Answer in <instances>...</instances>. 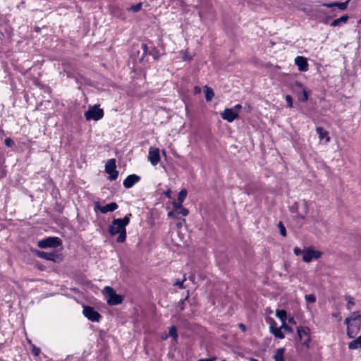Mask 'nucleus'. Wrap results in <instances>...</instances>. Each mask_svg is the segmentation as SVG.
<instances>
[{
    "instance_id": "obj_1",
    "label": "nucleus",
    "mask_w": 361,
    "mask_h": 361,
    "mask_svg": "<svg viewBox=\"0 0 361 361\" xmlns=\"http://www.w3.org/2000/svg\"><path fill=\"white\" fill-rule=\"evenodd\" d=\"M131 214H126L122 219H114L109 228V233L111 235H118L116 238L117 243H122L126 239V226L130 222Z\"/></svg>"
},
{
    "instance_id": "obj_2",
    "label": "nucleus",
    "mask_w": 361,
    "mask_h": 361,
    "mask_svg": "<svg viewBox=\"0 0 361 361\" xmlns=\"http://www.w3.org/2000/svg\"><path fill=\"white\" fill-rule=\"evenodd\" d=\"M104 292L105 293L107 298L108 305H116L122 303L123 300V296L116 294L113 288L110 286H105L104 288Z\"/></svg>"
},
{
    "instance_id": "obj_3",
    "label": "nucleus",
    "mask_w": 361,
    "mask_h": 361,
    "mask_svg": "<svg viewBox=\"0 0 361 361\" xmlns=\"http://www.w3.org/2000/svg\"><path fill=\"white\" fill-rule=\"evenodd\" d=\"M84 116L87 121H99L104 117L103 109L97 106H90L88 109L85 111Z\"/></svg>"
},
{
    "instance_id": "obj_4",
    "label": "nucleus",
    "mask_w": 361,
    "mask_h": 361,
    "mask_svg": "<svg viewBox=\"0 0 361 361\" xmlns=\"http://www.w3.org/2000/svg\"><path fill=\"white\" fill-rule=\"evenodd\" d=\"M297 334L302 344L309 348L311 341L310 329L307 326H299L297 328Z\"/></svg>"
},
{
    "instance_id": "obj_5",
    "label": "nucleus",
    "mask_w": 361,
    "mask_h": 361,
    "mask_svg": "<svg viewBox=\"0 0 361 361\" xmlns=\"http://www.w3.org/2000/svg\"><path fill=\"white\" fill-rule=\"evenodd\" d=\"M105 171L108 173L109 180H115L118 176V171L116 170V160L114 159H109L105 164Z\"/></svg>"
},
{
    "instance_id": "obj_6",
    "label": "nucleus",
    "mask_w": 361,
    "mask_h": 361,
    "mask_svg": "<svg viewBox=\"0 0 361 361\" xmlns=\"http://www.w3.org/2000/svg\"><path fill=\"white\" fill-rule=\"evenodd\" d=\"M37 245L40 248H55L61 245V240L58 237H49L39 240Z\"/></svg>"
},
{
    "instance_id": "obj_7",
    "label": "nucleus",
    "mask_w": 361,
    "mask_h": 361,
    "mask_svg": "<svg viewBox=\"0 0 361 361\" xmlns=\"http://www.w3.org/2000/svg\"><path fill=\"white\" fill-rule=\"evenodd\" d=\"M293 90L297 94L299 101L305 102L308 100V92L301 82H295L293 86Z\"/></svg>"
},
{
    "instance_id": "obj_8",
    "label": "nucleus",
    "mask_w": 361,
    "mask_h": 361,
    "mask_svg": "<svg viewBox=\"0 0 361 361\" xmlns=\"http://www.w3.org/2000/svg\"><path fill=\"white\" fill-rule=\"evenodd\" d=\"M322 255V252L318 250H314L312 248L304 249L302 260L305 262H310L313 259H317Z\"/></svg>"
},
{
    "instance_id": "obj_9",
    "label": "nucleus",
    "mask_w": 361,
    "mask_h": 361,
    "mask_svg": "<svg viewBox=\"0 0 361 361\" xmlns=\"http://www.w3.org/2000/svg\"><path fill=\"white\" fill-rule=\"evenodd\" d=\"M82 313L91 322H99L101 318L99 313L90 306H85Z\"/></svg>"
},
{
    "instance_id": "obj_10",
    "label": "nucleus",
    "mask_w": 361,
    "mask_h": 361,
    "mask_svg": "<svg viewBox=\"0 0 361 361\" xmlns=\"http://www.w3.org/2000/svg\"><path fill=\"white\" fill-rule=\"evenodd\" d=\"M37 256L42 259L54 262H58L61 260V256L56 252H48L44 251H37Z\"/></svg>"
},
{
    "instance_id": "obj_11",
    "label": "nucleus",
    "mask_w": 361,
    "mask_h": 361,
    "mask_svg": "<svg viewBox=\"0 0 361 361\" xmlns=\"http://www.w3.org/2000/svg\"><path fill=\"white\" fill-rule=\"evenodd\" d=\"M221 116L224 120L231 123L238 118V113L233 109L226 108L221 113Z\"/></svg>"
},
{
    "instance_id": "obj_12",
    "label": "nucleus",
    "mask_w": 361,
    "mask_h": 361,
    "mask_svg": "<svg viewBox=\"0 0 361 361\" xmlns=\"http://www.w3.org/2000/svg\"><path fill=\"white\" fill-rule=\"evenodd\" d=\"M148 159L153 166L157 165L160 161V152L158 148H150Z\"/></svg>"
},
{
    "instance_id": "obj_13",
    "label": "nucleus",
    "mask_w": 361,
    "mask_h": 361,
    "mask_svg": "<svg viewBox=\"0 0 361 361\" xmlns=\"http://www.w3.org/2000/svg\"><path fill=\"white\" fill-rule=\"evenodd\" d=\"M140 180V177L136 174L128 176L123 180V186L126 188H130Z\"/></svg>"
},
{
    "instance_id": "obj_14",
    "label": "nucleus",
    "mask_w": 361,
    "mask_h": 361,
    "mask_svg": "<svg viewBox=\"0 0 361 361\" xmlns=\"http://www.w3.org/2000/svg\"><path fill=\"white\" fill-rule=\"evenodd\" d=\"M118 208V204L116 202H111L105 206H101L99 202L95 204V209H99L102 213L105 214L109 212H113Z\"/></svg>"
},
{
    "instance_id": "obj_15",
    "label": "nucleus",
    "mask_w": 361,
    "mask_h": 361,
    "mask_svg": "<svg viewBox=\"0 0 361 361\" xmlns=\"http://www.w3.org/2000/svg\"><path fill=\"white\" fill-rule=\"evenodd\" d=\"M295 63L300 71L305 72L308 71V63L305 57L300 56L295 57Z\"/></svg>"
},
{
    "instance_id": "obj_16",
    "label": "nucleus",
    "mask_w": 361,
    "mask_h": 361,
    "mask_svg": "<svg viewBox=\"0 0 361 361\" xmlns=\"http://www.w3.org/2000/svg\"><path fill=\"white\" fill-rule=\"evenodd\" d=\"M360 330V324H352L347 328V335L349 338H354Z\"/></svg>"
},
{
    "instance_id": "obj_17",
    "label": "nucleus",
    "mask_w": 361,
    "mask_h": 361,
    "mask_svg": "<svg viewBox=\"0 0 361 361\" xmlns=\"http://www.w3.org/2000/svg\"><path fill=\"white\" fill-rule=\"evenodd\" d=\"M349 0L345 2H332V3H324L323 6L326 8L338 7L340 10L344 11L347 8Z\"/></svg>"
},
{
    "instance_id": "obj_18",
    "label": "nucleus",
    "mask_w": 361,
    "mask_h": 361,
    "mask_svg": "<svg viewBox=\"0 0 361 361\" xmlns=\"http://www.w3.org/2000/svg\"><path fill=\"white\" fill-rule=\"evenodd\" d=\"M316 132L319 135L320 140H325L326 142L330 141V137L329 136V133L324 130L322 127H317Z\"/></svg>"
},
{
    "instance_id": "obj_19",
    "label": "nucleus",
    "mask_w": 361,
    "mask_h": 361,
    "mask_svg": "<svg viewBox=\"0 0 361 361\" xmlns=\"http://www.w3.org/2000/svg\"><path fill=\"white\" fill-rule=\"evenodd\" d=\"M348 20V16L347 15L342 16L341 17L334 20L331 23V26L336 27L339 26L341 23H345Z\"/></svg>"
},
{
    "instance_id": "obj_20",
    "label": "nucleus",
    "mask_w": 361,
    "mask_h": 361,
    "mask_svg": "<svg viewBox=\"0 0 361 361\" xmlns=\"http://www.w3.org/2000/svg\"><path fill=\"white\" fill-rule=\"evenodd\" d=\"M282 328H277V327H274L272 325L270 326V331L271 333L276 337V338H284V334L281 332V329Z\"/></svg>"
},
{
    "instance_id": "obj_21",
    "label": "nucleus",
    "mask_w": 361,
    "mask_h": 361,
    "mask_svg": "<svg viewBox=\"0 0 361 361\" xmlns=\"http://www.w3.org/2000/svg\"><path fill=\"white\" fill-rule=\"evenodd\" d=\"M285 352L284 348H281L276 350L274 355V359L275 361H285L283 355Z\"/></svg>"
},
{
    "instance_id": "obj_22",
    "label": "nucleus",
    "mask_w": 361,
    "mask_h": 361,
    "mask_svg": "<svg viewBox=\"0 0 361 361\" xmlns=\"http://www.w3.org/2000/svg\"><path fill=\"white\" fill-rule=\"evenodd\" d=\"M358 348H361V335L348 343V348L350 350L357 349Z\"/></svg>"
},
{
    "instance_id": "obj_23",
    "label": "nucleus",
    "mask_w": 361,
    "mask_h": 361,
    "mask_svg": "<svg viewBox=\"0 0 361 361\" xmlns=\"http://www.w3.org/2000/svg\"><path fill=\"white\" fill-rule=\"evenodd\" d=\"M204 92V96H205L206 100L207 102L212 101V99L214 97V92H213L212 89L207 86H205Z\"/></svg>"
},
{
    "instance_id": "obj_24",
    "label": "nucleus",
    "mask_w": 361,
    "mask_h": 361,
    "mask_svg": "<svg viewBox=\"0 0 361 361\" xmlns=\"http://www.w3.org/2000/svg\"><path fill=\"white\" fill-rule=\"evenodd\" d=\"M276 316L282 322V324L286 323L287 312L284 310H277Z\"/></svg>"
},
{
    "instance_id": "obj_25",
    "label": "nucleus",
    "mask_w": 361,
    "mask_h": 361,
    "mask_svg": "<svg viewBox=\"0 0 361 361\" xmlns=\"http://www.w3.org/2000/svg\"><path fill=\"white\" fill-rule=\"evenodd\" d=\"M169 336L172 337L174 341H177L178 336L177 334V329L174 325L169 327Z\"/></svg>"
},
{
    "instance_id": "obj_26",
    "label": "nucleus",
    "mask_w": 361,
    "mask_h": 361,
    "mask_svg": "<svg viewBox=\"0 0 361 361\" xmlns=\"http://www.w3.org/2000/svg\"><path fill=\"white\" fill-rule=\"evenodd\" d=\"M142 6V3L139 2L135 5L131 6L130 8H128V11L136 13L141 10Z\"/></svg>"
},
{
    "instance_id": "obj_27",
    "label": "nucleus",
    "mask_w": 361,
    "mask_h": 361,
    "mask_svg": "<svg viewBox=\"0 0 361 361\" xmlns=\"http://www.w3.org/2000/svg\"><path fill=\"white\" fill-rule=\"evenodd\" d=\"M187 190L185 189H182L179 192H178V201L180 202H183V201L185 200V199L186 198V196H187Z\"/></svg>"
},
{
    "instance_id": "obj_28",
    "label": "nucleus",
    "mask_w": 361,
    "mask_h": 361,
    "mask_svg": "<svg viewBox=\"0 0 361 361\" xmlns=\"http://www.w3.org/2000/svg\"><path fill=\"white\" fill-rule=\"evenodd\" d=\"M345 300L347 301L346 307L348 310H350L352 306L355 305L354 299L350 295H345Z\"/></svg>"
},
{
    "instance_id": "obj_29",
    "label": "nucleus",
    "mask_w": 361,
    "mask_h": 361,
    "mask_svg": "<svg viewBox=\"0 0 361 361\" xmlns=\"http://www.w3.org/2000/svg\"><path fill=\"white\" fill-rule=\"evenodd\" d=\"M188 298H189V295L188 293L184 299H182L179 301V302L178 304V307L179 308L180 311H183L185 310V301L188 299Z\"/></svg>"
},
{
    "instance_id": "obj_30",
    "label": "nucleus",
    "mask_w": 361,
    "mask_h": 361,
    "mask_svg": "<svg viewBox=\"0 0 361 361\" xmlns=\"http://www.w3.org/2000/svg\"><path fill=\"white\" fill-rule=\"evenodd\" d=\"M305 299L307 303H314L316 301V297L314 294L305 295Z\"/></svg>"
},
{
    "instance_id": "obj_31",
    "label": "nucleus",
    "mask_w": 361,
    "mask_h": 361,
    "mask_svg": "<svg viewBox=\"0 0 361 361\" xmlns=\"http://www.w3.org/2000/svg\"><path fill=\"white\" fill-rule=\"evenodd\" d=\"M348 317L350 318L351 321L361 320V314L359 312H353Z\"/></svg>"
},
{
    "instance_id": "obj_32",
    "label": "nucleus",
    "mask_w": 361,
    "mask_h": 361,
    "mask_svg": "<svg viewBox=\"0 0 361 361\" xmlns=\"http://www.w3.org/2000/svg\"><path fill=\"white\" fill-rule=\"evenodd\" d=\"M278 226L280 229V233L281 235L283 236H286V228L285 226H283V224H282L281 221H280L278 224Z\"/></svg>"
},
{
    "instance_id": "obj_33",
    "label": "nucleus",
    "mask_w": 361,
    "mask_h": 361,
    "mask_svg": "<svg viewBox=\"0 0 361 361\" xmlns=\"http://www.w3.org/2000/svg\"><path fill=\"white\" fill-rule=\"evenodd\" d=\"M178 214H181L183 216H185L188 214V210L184 207H183L182 204H180V209L176 212Z\"/></svg>"
},
{
    "instance_id": "obj_34",
    "label": "nucleus",
    "mask_w": 361,
    "mask_h": 361,
    "mask_svg": "<svg viewBox=\"0 0 361 361\" xmlns=\"http://www.w3.org/2000/svg\"><path fill=\"white\" fill-rule=\"evenodd\" d=\"M286 101L287 102V106L289 108H292L293 105V99L290 95H286Z\"/></svg>"
},
{
    "instance_id": "obj_35",
    "label": "nucleus",
    "mask_w": 361,
    "mask_h": 361,
    "mask_svg": "<svg viewBox=\"0 0 361 361\" xmlns=\"http://www.w3.org/2000/svg\"><path fill=\"white\" fill-rule=\"evenodd\" d=\"M186 280V278L184 277L182 281H180V280H177L175 283H174V286H178V288L183 289L184 288V286H183V283L184 281Z\"/></svg>"
},
{
    "instance_id": "obj_36",
    "label": "nucleus",
    "mask_w": 361,
    "mask_h": 361,
    "mask_svg": "<svg viewBox=\"0 0 361 361\" xmlns=\"http://www.w3.org/2000/svg\"><path fill=\"white\" fill-rule=\"evenodd\" d=\"M281 328L283 329L288 333L293 332L292 328L290 327L289 326H288L286 323L282 324V325L281 326Z\"/></svg>"
},
{
    "instance_id": "obj_37",
    "label": "nucleus",
    "mask_w": 361,
    "mask_h": 361,
    "mask_svg": "<svg viewBox=\"0 0 361 361\" xmlns=\"http://www.w3.org/2000/svg\"><path fill=\"white\" fill-rule=\"evenodd\" d=\"M304 250H301L300 248L296 247L293 249V252L296 256L302 255L303 256Z\"/></svg>"
},
{
    "instance_id": "obj_38",
    "label": "nucleus",
    "mask_w": 361,
    "mask_h": 361,
    "mask_svg": "<svg viewBox=\"0 0 361 361\" xmlns=\"http://www.w3.org/2000/svg\"><path fill=\"white\" fill-rule=\"evenodd\" d=\"M31 351L34 356H38L40 353V349L36 346H33Z\"/></svg>"
},
{
    "instance_id": "obj_39",
    "label": "nucleus",
    "mask_w": 361,
    "mask_h": 361,
    "mask_svg": "<svg viewBox=\"0 0 361 361\" xmlns=\"http://www.w3.org/2000/svg\"><path fill=\"white\" fill-rule=\"evenodd\" d=\"M149 54L153 56L154 59H158V58H159L158 51H157V49L155 48H154L152 51H150L149 53Z\"/></svg>"
},
{
    "instance_id": "obj_40",
    "label": "nucleus",
    "mask_w": 361,
    "mask_h": 361,
    "mask_svg": "<svg viewBox=\"0 0 361 361\" xmlns=\"http://www.w3.org/2000/svg\"><path fill=\"white\" fill-rule=\"evenodd\" d=\"M13 144V141L11 138H6L5 140V145L8 147H11Z\"/></svg>"
},
{
    "instance_id": "obj_41",
    "label": "nucleus",
    "mask_w": 361,
    "mask_h": 361,
    "mask_svg": "<svg viewBox=\"0 0 361 361\" xmlns=\"http://www.w3.org/2000/svg\"><path fill=\"white\" fill-rule=\"evenodd\" d=\"M142 49H143V54H144L145 56H146V55L149 54V53H148V49H147V44H142Z\"/></svg>"
},
{
    "instance_id": "obj_42",
    "label": "nucleus",
    "mask_w": 361,
    "mask_h": 361,
    "mask_svg": "<svg viewBox=\"0 0 361 361\" xmlns=\"http://www.w3.org/2000/svg\"><path fill=\"white\" fill-rule=\"evenodd\" d=\"M183 202H180L178 201V202L173 203V207L175 208L176 212H178V209H180V204H182Z\"/></svg>"
},
{
    "instance_id": "obj_43",
    "label": "nucleus",
    "mask_w": 361,
    "mask_h": 361,
    "mask_svg": "<svg viewBox=\"0 0 361 361\" xmlns=\"http://www.w3.org/2000/svg\"><path fill=\"white\" fill-rule=\"evenodd\" d=\"M171 189H168L167 190L164 191L163 192V194L167 197V198H171Z\"/></svg>"
},
{
    "instance_id": "obj_44",
    "label": "nucleus",
    "mask_w": 361,
    "mask_h": 361,
    "mask_svg": "<svg viewBox=\"0 0 361 361\" xmlns=\"http://www.w3.org/2000/svg\"><path fill=\"white\" fill-rule=\"evenodd\" d=\"M233 109H234V111H235L238 113V111L242 109V106H241V104H238L235 105Z\"/></svg>"
},
{
    "instance_id": "obj_45",
    "label": "nucleus",
    "mask_w": 361,
    "mask_h": 361,
    "mask_svg": "<svg viewBox=\"0 0 361 361\" xmlns=\"http://www.w3.org/2000/svg\"><path fill=\"white\" fill-rule=\"evenodd\" d=\"M350 322H352V321H351V319H350V318L347 317V318H345V321H344V323H345V324H346V325H347V326L348 327V326H350V325L351 324H350Z\"/></svg>"
},
{
    "instance_id": "obj_46",
    "label": "nucleus",
    "mask_w": 361,
    "mask_h": 361,
    "mask_svg": "<svg viewBox=\"0 0 361 361\" xmlns=\"http://www.w3.org/2000/svg\"><path fill=\"white\" fill-rule=\"evenodd\" d=\"M238 327L242 330V331H245L246 330V326L243 324H239Z\"/></svg>"
},
{
    "instance_id": "obj_47",
    "label": "nucleus",
    "mask_w": 361,
    "mask_h": 361,
    "mask_svg": "<svg viewBox=\"0 0 361 361\" xmlns=\"http://www.w3.org/2000/svg\"><path fill=\"white\" fill-rule=\"evenodd\" d=\"M244 109L246 110V111L250 112L252 108L250 104H247L245 106Z\"/></svg>"
},
{
    "instance_id": "obj_48",
    "label": "nucleus",
    "mask_w": 361,
    "mask_h": 361,
    "mask_svg": "<svg viewBox=\"0 0 361 361\" xmlns=\"http://www.w3.org/2000/svg\"><path fill=\"white\" fill-rule=\"evenodd\" d=\"M207 361H215L216 360V357H212L209 358H207Z\"/></svg>"
},
{
    "instance_id": "obj_49",
    "label": "nucleus",
    "mask_w": 361,
    "mask_h": 361,
    "mask_svg": "<svg viewBox=\"0 0 361 361\" xmlns=\"http://www.w3.org/2000/svg\"><path fill=\"white\" fill-rule=\"evenodd\" d=\"M169 335L165 334L164 336H161V339H163V340H166V339H167V338H168V337H169Z\"/></svg>"
},
{
    "instance_id": "obj_50",
    "label": "nucleus",
    "mask_w": 361,
    "mask_h": 361,
    "mask_svg": "<svg viewBox=\"0 0 361 361\" xmlns=\"http://www.w3.org/2000/svg\"><path fill=\"white\" fill-rule=\"evenodd\" d=\"M200 92V89L198 88L197 87H195V92Z\"/></svg>"
},
{
    "instance_id": "obj_51",
    "label": "nucleus",
    "mask_w": 361,
    "mask_h": 361,
    "mask_svg": "<svg viewBox=\"0 0 361 361\" xmlns=\"http://www.w3.org/2000/svg\"><path fill=\"white\" fill-rule=\"evenodd\" d=\"M168 216H173V212H169L168 213Z\"/></svg>"
},
{
    "instance_id": "obj_52",
    "label": "nucleus",
    "mask_w": 361,
    "mask_h": 361,
    "mask_svg": "<svg viewBox=\"0 0 361 361\" xmlns=\"http://www.w3.org/2000/svg\"><path fill=\"white\" fill-rule=\"evenodd\" d=\"M198 361H207V359H200Z\"/></svg>"
},
{
    "instance_id": "obj_53",
    "label": "nucleus",
    "mask_w": 361,
    "mask_h": 361,
    "mask_svg": "<svg viewBox=\"0 0 361 361\" xmlns=\"http://www.w3.org/2000/svg\"><path fill=\"white\" fill-rule=\"evenodd\" d=\"M332 316L336 317L338 316V314H332Z\"/></svg>"
},
{
    "instance_id": "obj_54",
    "label": "nucleus",
    "mask_w": 361,
    "mask_h": 361,
    "mask_svg": "<svg viewBox=\"0 0 361 361\" xmlns=\"http://www.w3.org/2000/svg\"><path fill=\"white\" fill-rule=\"evenodd\" d=\"M300 218L303 219L305 218V216L303 215H301Z\"/></svg>"
},
{
    "instance_id": "obj_55",
    "label": "nucleus",
    "mask_w": 361,
    "mask_h": 361,
    "mask_svg": "<svg viewBox=\"0 0 361 361\" xmlns=\"http://www.w3.org/2000/svg\"><path fill=\"white\" fill-rule=\"evenodd\" d=\"M359 23H361V18L358 20Z\"/></svg>"
},
{
    "instance_id": "obj_56",
    "label": "nucleus",
    "mask_w": 361,
    "mask_h": 361,
    "mask_svg": "<svg viewBox=\"0 0 361 361\" xmlns=\"http://www.w3.org/2000/svg\"><path fill=\"white\" fill-rule=\"evenodd\" d=\"M245 192H247V194H249V192L247 191V189H245Z\"/></svg>"
},
{
    "instance_id": "obj_57",
    "label": "nucleus",
    "mask_w": 361,
    "mask_h": 361,
    "mask_svg": "<svg viewBox=\"0 0 361 361\" xmlns=\"http://www.w3.org/2000/svg\"><path fill=\"white\" fill-rule=\"evenodd\" d=\"M221 361H226V360H222Z\"/></svg>"
}]
</instances>
